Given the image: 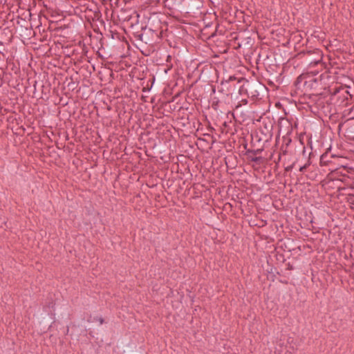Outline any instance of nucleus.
Returning <instances> with one entry per match:
<instances>
[{
	"mask_svg": "<svg viewBox=\"0 0 354 354\" xmlns=\"http://www.w3.org/2000/svg\"><path fill=\"white\" fill-rule=\"evenodd\" d=\"M321 59L322 58L320 57L318 60L315 61V64H318L320 62Z\"/></svg>",
	"mask_w": 354,
	"mask_h": 354,
	"instance_id": "12",
	"label": "nucleus"
},
{
	"mask_svg": "<svg viewBox=\"0 0 354 354\" xmlns=\"http://www.w3.org/2000/svg\"><path fill=\"white\" fill-rule=\"evenodd\" d=\"M243 103L246 104L248 102V101L246 100H243Z\"/></svg>",
	"mask_w": 354,
	"mask_h": 354,
	"instance_id": "14",
	"label": "nucleus"
},
{
	"mask_svg": "<svg viewBox=\"0 0 354 354\" xmlns=\"http://www.w3.org/2000/svg\"><path fill=\"white\" fill-rule=\"evenodd\" d=\"M310 165V160H308L307 163H306L304 165L300 167L299 171L304 172Z\"/></svg>",
	"mask_w": 354,
	"mask_h": 354,
	"instance_id": "7",
	"label": "nucleus"
},
{
	"mask_svg": "<svg viewBox=\"0 0 354 354\" xmlns=\"http://www.w3.org/2000/svg\"><path fill=\"white\" fill-rule=\"evenodd\" d=\"M283 142H286V146H288L290 142H291V140L290 138H286L285 137H283Z\"/></svg>",
	"mask_w": 354,
	"mask_h": 354,
	"instance_id": "9",
	"label": "nucleus"
},
{
	"mask_svg": "<svg viewBox=\"0 0 354 354\" xmlns=\"http://www.w3.org/2000/svg\"><path fill=\"white\" fill-rule=\"evenodd\" d=\"M351 97L352 95L350 94L348 88L342 86L334 88L331 91V100L335 103H339V105L345 102L346 105L347 101Z\"/></svg>",
	"mask_w": 354,
	"mask_h": 354,
	"instance_id": "2",
	"label": "nucleus"
},
{
	"mask_svg": "<svg viewBox=\"0 0 354 354\" xmlns=\"http://www.w3.org/2000/svg\"><path fill=\"white\" fill-rule=\"evenodd\" d=\"M262 151V149H247L245 155L248 160L259 163L263 158L261 156H257V155L261 153Z\"/></svg>",
	"mask_w": 354,
	"mask_h": 354,
	"instance_id": "5",
	"label": "nucleus"
},
{
	"mask_svg": "<svg viewBox=\"0 0 354 354\" xmlns=\"http://www.w3.org/2000/svg\"><path fill=\"white\" fill-rule=\"evenodd\" d=\"M159 34L160 32L158 30L142 27L141 31L134 33V37L146 44L152 45L159 37Z\"/></svg>",
	"mask_w": 354,
	"mask_h": 354,
	"instance_id": "1",
	"label": "nucleus"
},
{
	"mask_svg": "<svg viewBox=\"0 0 354 354\" xmlns=\"http://www.w3.org/2000/svg\"><path fill=\"white\" fill-rule=\"evenodd\" d=\"M300 79H301V76H299V77H297V83L299 82Z\"/></svg>",
	"mask_w": 354,
	"mask_h": 354,
	"instance_id": "11",
	"label": "nucleus"
},
{
	"mask_svg": "<svg viewBox=\"0 0 354 354\" xmlns=\"http://www.w3.org/2000/svg\"><path fill=\"white\" fill-rule=\"evenodd\" d=\"M265 86L259 82H248L245 86V91L249 97L259 99L260 93L263 91Z\"/></svg>",
	"mask_w": 354,
	"mask_h": 354,
	"instance_id": "3",
	"label": "nucleus"
},
{
	"mask_svg": "<svg viewBox=\"0 0 354 354\" xmlns=\"http://www.w3.org/2000/svg\"><path fill=\"white\" fill-rule=\"evenodd\" d=\"M280 160H281V156L279 155V158H278V161H280Z\"/></svg>",
	"mask_w": 354,
	"mask_h": 354,
	"instance_id": "15",
	"label": "nucleus"
},
{
	"mask_svg": "<svg viewBox=\"0 0 354 354\" xmlns=\"http://www.w3.org/2000/svg\"><path fill=\"white\" fill-rule=\"evenodd\" d=\"M327 158H328V153H325L322 154L321 156V158H320V162L322 163H325V164H326L328 162H330V160H328Z\"/></svg>",
	"mask_w": 354,
	"mask_h": 354,
	"instance_id": "6",
	"label": "nucleus"
},
{
	"mask_svg": "<svg viewBox=\"0 0 354 354\" xmlns=\"http://www.w3.org/2000/svg\"><path fill=\"white\" fill-rule=\"evenodd\" d=\"M329 75L327 73H322L318 77H310L305 80L304 86L306 90L316 89L318 86L322 84V82L328 78Z\"/></svg>",
	"mask_w": 354,
	"mask_h": 354,
	"instance_id": "4",
	"label": "nucleus"
},
{
	"mask_svg": "<svg viewBox=\"0 0 354 354\" xmlns=\"http://www.w3.org/2000/svg\"><path fill=\"white\" fill-rule=\"evenodd\" d=\"M95 319L98 321L100 324H102L104 322V320L102 317H97V318H95Z\"/></svg>",
	"mask_w": 354,
	"mask_h": 354,
	"instance_id": "8",
	"label": "nucleus"
},
{
	"mask_svg": "<svg viewBox=\"0 0 354 354\" xmlns=\"http://www.w3.org/2000/svg\"><path fill=\"white\" fill-rule=\"evenodd\" d=\"M305 54L310 55V54H311V51H307L306 53H305Z\"/></svg>",
	"mask_w": 354,
	"mask_h": 354,
	"instance_id": "13",
	"label": "nucleus"
},
{
	"mask_svg": "<svg viewBox=\"0 0 354 354\" xmlns=\"http://www.w3.org/2000/svg\"><path fill=\"white\" fill-rule=\"evenodd\" d=\"M292 167H293V165L288 166L287 167H286L285 170L286 171H290L292 169Z\"/></svg>",
	"mask_w": 354,
	"mask_h": 354,
	"instance_id": "10",
	"label": "nucleus"
}]
</instances>
